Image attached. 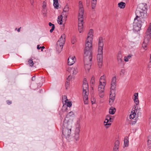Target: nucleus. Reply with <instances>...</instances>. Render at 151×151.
<instances>
[{
	"instance_id": "obj_1",
	"label": "nucleus",
	"mask_w": 151,
	"mask_h": 151,
	"mask_svg": "<svg viewBox=\"0 0 151 151\" xmlns=\"http://www.w3.org/2000/svg\"><path fill=\"white\" fill-rule=\"evenodd\" d=\"M147 5L143 3L138 5L135 11L136 17L134 19L133 24L140 27L145 21L144 19L147 16Z\"/></svg>"
},
{
	"instance_id": "obj_2",
	"label": "nucleus",
	"mask_w": 151,
	"mask_h": 151,
	"mask_svg": "<svg viewBox=\"0 0 151 151\" xmlns=\"http://www.w3.org/2000/svg\"><path fill=\"white\" fill-rule=\"evenodd\" d=\"M62 133L63 136L67 139H71V132L72 128V123L69 121L65 120L63 122V124Z\"/></svg>"
},
{
	"instance_id": "obj_3",
	"label": "nucleus",
	"mask_w": 151,
	"mask_h": 151,
	"mask_svg": "<svg viewBox=\"0 0 151 151\" xmlns=\"http://www.w3.org/2000/svg\"><path fill=\"white\" fill-rule=\"evenodd\" d=\"M93 30L91 29L89 30L88 34V36L86 40V43L85 45V47L84 49V52L85 53H92V41L93 35Z\"/></svg>"
},
{
	"instance_id": "obj_4",
	"label": "nucleus",
	"mask_w": 151,
	"mask_h": 151,
	"mask_svg": "<svg viewBox=\"0 0 151 151\" xmlns=\"http://www.w3.org/2000/svg\"><path fill=\"white\" fill-rule=\"evenodd\" d=\"M103 46L104 44L103 38L100 37L99 39L98 48L97 55L98 64L100 68H101L102 66L103 63Z\"/></svg>"
},
{
	"instance_id": "obj_5",
	"label": "nucleus",
	"mask_w": 151,
	"mask_h": 151,
	"mask_svg": "<svg viewBox=\"0 0 151 151\" xmlns=\"http://www.w3.org/2000/svg\"><path fill=\"white\" fill-rule=\"evenodd\" d=\"M79 10L78 16V30L80 33L83 31V13L84 10L82 2L81 1L79 2Z\"/></svg>"
},
{
	"instance_id": "obj_6",
	"label": "nucleus",
	"mask_w": 151,
	"mask_h": 151,
	"mask_svg": "<svg viewBox=\"0 0 151 151\" xmlns=\"http://www.w3.org/2000/svg\"><path fill=\"white\" fill-rule=\"evenodd\" d=\"M66 37V35L65 34H63L57 42L56 49L58 53L60 52L62 50L65 41Z\"/></svg>"
},
{
	"instance_id": "obj_7",
	"label": "nucleus",
	"mask_w": 151,
	"mask_h": 151,
	"mask_svg": "<svg viewBox=\"0 0 151 151\" xmlns=\"http://www.w3.org/2000/svg\"><path fill=\"white\" fill-rule=\"evenodd\" d=\"M116 87V84L111 83L109 96L110 100L109 101V103L110 105L112 104L115 99Z\"/></svg>"
},
{
	"instance_id": "obj_8",
	"label": "nucleus",
	"mask_w": 151,
	"mask_h": 151,
	"mask_svg": "<svg viewBox=\"0 0 151 151\" xmlns=\"http://www.w3.org/2000/svg\"><path fill=\"white\" fill-rule=\"evenodd\" d=\"M84 54V63H91V60L92 57V53H88Z\"/></svg>"
},
{
	"instance_id": "obj_9",
	"label": "nucleus",
	"mask_w": 151,
	"mask_h": 151,
	"mask_svg": "<svg viewBox=\"0 0 151 151\" xmlns=\"http://www.w3.org/2000/svg\"><path fill=\"white\" fill-rule=\"evenodd\" d=\"M151 32V26H150L147 29L146 33V35L145 37L144 41L145 42L148 43L150 38V34Z\"/></svg>"
},
{
	"instance_id": "obj_10",
	"label": "nucleus",
	"mask_w": 151,
	"mask_h": 151,
	"mask_svg": "<svg viewBox=\"0 0 151 151\" xmlns=\"http://www.w3.org/2000/svg\"><path fill=\"white\" fill-rule=\"evenodd\" d=\"M88 90H83V100L85 104H87L88 103Z\"/></svg>"
},
{
	"instance_id": "obj_11",
	"label": "nucleus",
	"mask_w": 151,
	"mask_h": 151,
	"mask_svg": "<svg viewBox=\"0 0 151 151\" xmlns=\"http://www.w3.org/2000/svg\"><path fill=\"white\" fill-rule=\"evenodd\" d=\"M79 129L78 128H76V132L74 134V135L72 136V137H71V139H74L76 141H77L79 139Z\"/></svg>"
},
{
	"instance_id": "obj_12",
	"label": "nucleus",
	"mask_w": 151,
	"mask_h": 151,
	"mask_svg": "<svg viewBox=\"0 0 151 151\" xmlns=\"http://www.w3.org/2000/svg\"><path fill=\"white\" fill-rule=\"evenodd\" d=\"M76 61L75 56H70L68 59V65H73Z\"/></svg>"
},
{
	"instance_id": "obj_13",
	"label": "nucleus",
	"mask_w": 151,
	"mask_h": 151,
	"mask_svg": "<svg viewBox=\"0 0 151 151\" xmlns=\"http://www.w3.org/2000/svg\"><path fill=\"white\" fill-rule=\"evenodd\" d=\"M69 11V6L67 5L65 7L63 10V12H62V15H64V17L66 18L68 14V12Z\"/></svg>"
},
{
	"instance_id": "obj_14",
	"label": "nucleus",
	"mask_w": 151,
	"mask_h": 151,
	"mask_svg": "<svg viewBox=\"0 0 151 151\" xmlns=\"http://www.w3.org/2000/svg\"><path fill=\"white\" fill-rule=\"evenodd\" d=\"M106 85V83H104V84L99 83L98 88L99 92H104V87Z\"/></svg>"
},
{
	"instance_id": "obj_15",
	"label": "nucleus",
	"mask_w": 151,
	"mask_h": 151,
	"mask_svg": "<svg viewBox=\"0 0 151 151\" xmlns=\"http://www.w3.org/2000/svg\"><path fill=\"white\" fill-rule=\"evenodd\" d=\"M68 71L71 73H72V74L73 75L76 74L77 73V70L75 68H71L69 67Z\"/></svg>"
},
{
	"instance_id": "obj_16",
	"label": "nucleus",
	"mask_w": 151,
	"mask_h": 151,
	"mask_svg": "<svg viewBox=\"0 0 151 151\" xmlns=\"http://www.w3.org/2000/svg\"><path fill=\"white\" fill-rule=\"evenodd\" d=\"M135 106V109L133 110L134 112H133V111H132L131 112V114L130 115V119H133L135 117L136 115V113L137 111V109H136V106Z\"/></svg>"
},
{
	"instance_id": "obj_17",
	"label": "nucleus",
	"mask_w": 151,
	"mask_h": 151,
	"mask_svg": "<svg viewBox=\"0 0 151 151\" xmlns=\"http://www.w3.org/2000/svg\"><path fill=\"white\" fill-rule=\"evenodd\" d=\"M85 65V68L87 72L89 71V69L91 68V63H84Z\"/></svg>"
},
{
	"instance_id": "obj_18",
	"label": "nucleus",
	"mask_w": 151,
	"mask_h": 151,
	"mask_svg": "<svg viewBox=\"0 0 151 151\" xmlns=\"http://www.w3.org/2000/svg\"><path fill=\"white\" fill-rule=\"evenodd\" d=\"M134 100L135 104L137 105L139 104V101L138 99V93H135L134 94Z\"/></svg>"
},
{
	"instance_id": "obj_19",
	"label": "nucleus",
	"mask_w": 151,
	"mask_h": 151,
	"mask_svg": "<svg viewBox=\"0 0 151 151\" xmlns=\"http://www.w3.org/2000/svg\"><path fill=\"white\" fill-rule=\"evenodd\" d=\"M72 78V76L71 75H69L68 77L67 78L65 84L66 87V89H67L68 87V86L70 84L69 81Z\"/></svg>"
},
{
	"instance_id": "obj_20",
	"label": "nucleus",
	"mask_w": 151,
	"mask_h": 151,
	"mask_svg": "<svg viewBox=\"0 0 151 151\" xmlns=\"http://www.w3.org/2000/svg\"><path fill=\"white\" fill-rule=\"evenodd\" d=\"M46 6V3L45 1L43 2V5L42 6V7L43 9L42 12L43 14H46V12L47 11V10L45 8Z\"/></svg>"
},
{
	"instance_id": "obj_21",
	"label": "nucleus",
	"mask_w": 151,
	"mask_h": 151,
	"mask_svg": "<svg viewBox=\"0 0 151 151\" xmlns=\"http://www.w3.org/2000/svg\"><path fill=\"white\" fill-rule=\"evenodd\" d=\"M116 109L115 108L113 107H111L109 109V112L110 114H114L115 112Z\"/></svg>"
},
{
	"instance_id": "obj_22",
	"label": "nucleus",
	"mask_w": 151,
	"mask_h": 151,
	"mask_svg": "<svg viewBox=\"0 0 151 151\" xmlns=\"http://www.w3.org/2000/svg\"><path fill=\"white\" fill-rule=\"evenodd\" d=\"M105 77L104 76H101L99 80V83L101 84H104V83H105Z\"/></svg>"
},
{
	"instance_id": "obj_23",
	"label": "nucleus",
	"mask_w": 151,
	"mask_h": 151,
	"mask_svg": "<svg viewBox=\"0 0 151 151\" xmlns=\"http://www.w3.org/2000/svg\"><path fill=\"white\" fill-rule=\"evenodd\" d=\"M118 6L122 9L124 8L126 4L123 2H121L118 4Z\"/></svg>"
},
{
	"instance_id": "obj_24",
	"label": "nucleus",
	"mask_w": 151,
	"mask_h": 151,
	"mask_svg": "<svg viewBox=\"0 0 151 151\" xmlns=\"http://www.w3.org/2000/svg\"><path fill=\"white\" fill-rule=\"evenodd\" d=\"M147 144L148 147L150 149H151V134L148 137Z\"/></svg>"
},
{
	"instance_id": "obj_25",
	"label": "nucleus",
	"mask_w": 151,
	"mask_h": 151,
	"mask_svg": "<svg viewBox=\"0 0 151 151\" xmlns=\"http://www.w3.org/2000/svg\"><path fill=\"white\" fill-rule=\"evenodd\" d=\"M124 145L125 147H128L129 145L128 139L127 137H125L124 139Z\"/></svg>"
},
{
	"instance_id": "obj_26",
	"label": "nucleus",
	"mask_w": 151,
	"mask_h": 151,
	"mask_svg": "<svg viewBox=\"0 0 151 151\" xmlns=\"http://www.w3.org/2000/svg\"><path fill=\"white\" fill-rule=\"evenodd\" d=\"M62 19L63 15H60L58 17V22L59 24H62L63 22Z\"/></svg>"
},
{
	"instance_id": "obj_27",
	"label": "nucleus",
	"mask_w": 151,
	"mask_h": 151,
	"mask_svg": "<svg viewBox=\"0 0 151 151\" xmlns=\"http://www.w3.org/2000/svg\"><path fill=\"white\" fill-rule=\"evenodd\" d=\"M92 0V3H91L92 8L93 9H94L95 8V7L96 6L97 0Z\"/></svg>"
},
{
	"instance_id": "obj_28",
	"label": "nucleus",
	"mask_w": 151,
	"mask_h": 151,
	"mask_svg": "<svg viewBox=\"0 0 151 151\" xmlns=\"http://www.w3.org/2000/svg\"><path fill=\"white\" fill-rule=\"evenodd\" d=\"M83 90H88V86L87 83H83L82 85Z\"/></svg>"
},
{
	"instance_id": "obj_29",
	"label": "nucleus",
	"mask_w": 151,
	"mask_h": 151,
	"mask_svg": "<svg viewBox=\"0 0 151 151\" xmlns=\"http://www.w3.org/2000/svg\"><path fill=\"white\" fill-rule=\"evenodd\" d=\"M54 3L53 5L55 7L57 8L58 7V0H53Z\"/></svg>"
},
{
	"instance_id": "obj_30",
	"label": "nucleus",
	"mask_w": 151,
	"mask_h": 151,
	"mask_svg": "<svg viewBox=\"0 0 151 151\" xmlns=\"http://www.w3.org/2000/svg\"><path fill=\"white\" fill-rule=\"evenodd\" d=\"M68 99H66L64 101L66 103H67V106L69 107H70L72 105V103L71 101H68Z\"/></svg>"
},
{
	"instance_id": "obj_31",
	"label": "nucleus",
	"mask_w": 151,
	"mask_h": 151,
	"mask_svg": "<svg viewBox=\"0 0 151 151\" xmlns=\"http://www.w3.org/2000/svg\"><path fill=\"white\" fill-rule=\"evenodd\" d=\"M28 62L30 65L31 67L34 64V62L33 61V59L32 58L29 59Z\"/></svg>"
},
{
	"instance_id": "obj_32",
	"label": "nucleus",
	"mask_w": 151,
	"mask_h": 151,
	"mask_svg": "<svg viewBox=\"0 0 151 151\" xmlns=\"http://www.w3.org/2000/svg\"><path fill=\"white\" fill-rule=\"evenodd\" d=\"M147 43H148L145 42L144 41L142 44V47L144 49H145V50L147 49Z\"/></svg>"
},
{
	"instance_id": "obj_33",
	"label": "nucleus",
	"mask_w": 151,
	"mask_h": 151,
	"mask_svg": "<svg viewBox=\"0 0 151 151\" xmlns=\"http://www.w3.org/2000/svg\"><path fill=\"white\" fill-rule=\"evenodd\" d=\"M116 77L114 76L112 78L111 81V83L116 84Z\"/></svg>"
},
{
	"instance_id": "obj_34",
	"label": "nucleus",
	"mask_w": 151,
	"mask_h": 151,
	"mask_svg": "<svg viewBox=\"0 0 151 151\" xmlns=\"http://www.w3.org/2000/svg\"><path fill=\"white\" fill-rule=\"evenodd\" d=\"M125 71L124 69H122L121 70L120 73V75L121 76H123L125 73Z\"/></svg>"
},
{
	"instance_id": "obj_35",
	"label": "nucleus",
	"mask_w": 151,
	"mask_h": 151,
	"mask_svg": "<svg viewBox=\"0 0 151 151\" xmlns=\"http://www.w3.org/2000/svg\"><path fill=\"white\" fill-rule=\"evenodd\" d=\"M91 83L93 84L95 83V78L93 76H92L91 78Z\"/></svg>"
},
{
	"instance_id": "obj_36",
	"label": "nucleus",
	"mask_w": 151,
	"mask_h": 151,
	"mask_svg": "<svg viewBox=\"0 0 151 151\" xmlns=\"http://www.w3.org/2000/svg\"><path fill=\"white\" fill-rule=\"evenodd\" d=\"M40 45H38L37 46V48L39 50L40 49V48L41 49V51H43V49H44L45 48V47L44 46H41V47H40Z\"/></svg>"
},
{
	"instance_id": "obj_37",
	"label": "nucleus",
	"mask_w": 151,
	"mask_h": 151,
	"mask_svg": "<svg viewBox=\"0 0 151 151\" xmlns=\"http://www.w3.org/2000/svg\"><path fill=\"white\" fill-rule=\"evenodd\" d=\"M74 115V113L72 111L70 112L67 115L66 117H68V116H70L73 115Z\"/></svg>"
},
{
	"instance_id": "obj_38",
	"label": "nucleus",
	"mask_w": 151,
	"mask_h": 151,
	"mask_svg": "<svg viewBox=\"0 0 151 151\" xmlns=\"http://www.w3.org/2000/svg\"><path fill=\"white\" fill-rule=\"evenodd\" d=\"M119 144V141H116L115 143V145L114 146L118 147Z\"/></svg>"
},
{
	"instance_id": "obj_39",
	"label": "nucleus",
	"mask_w": 151,
	"mask_h": 151,
	"mask_svg": "<svg viewBox=\"0 0 151 151\" xmlns=\"http://www.w3.org/2000/svg\"><path fill=\"white\" fill-rule=\"evenodd\" d=\"M104 92H99V95L100 97H103L104 96Z\"/></svg>"
},
{
	"instance_id": "obj_40",
	"label": "nucleus",
	"mask_w": 151,
	"mask_h": 151,
	"mask_svg": "<svg viewBox=\"0 0 151 151\" xmlns=\"http://www.w3.org/2000/svg\"><path fill=\"white\" fill-rule=\"evenodd\" d=\"M109 120H108V121L107 120H106V119H105V121L104 122V123H106L105 124V125L106 126L107 125H110L111 124V123H108L109 122Z\"/></svg>"
},
{
	"instance_id": "obj_41",
	"label": "nucleus",
	"mask_w": 151,
	"mask_h": 151,
	"mask_svg": "<svg viewBox=\"0 0 151 151\" xmlns=\"http://www.w3.org/2000/svg\"><path fill=\"white\" fill-rule=\"evenodd\" d=\"M122 55L120 53H118L117 55V59H122Z\"/></svg>"
},
{
	"instance_id": "obj_42",
	"label": "nucleus",
	"mask_w": 151,
	"mask_h": 151,
	"mask_svg": "<svg viewBox=\"0 0 151 151\" xmlns=\"http://www.w3.org/2000/svg\"><path fill=\"white\" fill-rule=\"evenodd\" d=\"M110 117H112V116L109 115H108L106 116V120L108 121V120H109V118Z\"/></svg>"
},
{
	"instance_id": "obj_43",
	"label": "nucleus",
	"mask_w": 151,
	"mask_h": 151,
	"mask_svg": "<svg viewBox=\"0 0 151 151\" xmlns=\"http://www.w3.org/2000/svg\"><path fill=\"white\" fill-rule=\"evenodd\" d=\"M114 118V117L113 116L110 117V118H109V121L110 122H112V120Z\"/></svg>"
},
{
	"instance_id": "obj_44",
	"label": "nucleus",
	"mask_w": 151,
	"mask_h": 151,
	"mask_svg": "<svg viewBox=\"0 0 151 151\" xmlns=\"http://www.w3.org/2000/svg\"><path fill=\"white\" fill-rule=\"evenodd\" d=\"M118 147H114L113 151H118Z\"/></svg>"
},
{
	"instance_id": "obj_45",
	"label": "nucleus",
	"mask_w": 151,
	"mask_h": 151,
	"mask_svg": "<svg viewBox=\"0 0 151 151\" xmlns=\"http://www.w3.org/2000/svg\"><path fill=\"white\" fill-rule=\"evenodd\" d=\"M55 28V26L52 27L51 29H50V32H53V31L54 30Z\"/></svg>"
},
{
	"instance_id": "obj_46",
	"label": "nucleus",
	"mask_w": 151,
	"mask_h": 151,
	"mask_svg": "<svg viewBox=\"0 0 151 151\" xmlns=\"http://www.w3.org/2000/svg\"><path fill=\"white\" fill-rule=\"evenodd\" d=\"M118 64H120L122 63V59H117Z\"/></svg>"
},
{
	"instance_id": "obj_47",
	"label": "nucleus",
	"mask_w": 151,
	"mask_h": 151,
	"mask_svg": "<svg viewBox=\"0 0 151 151\" xmlns=\"http://www.w3.org/2000/svg\"><path fill=\"white\" fill-rule=\"evenodd\" d=\"M62 99L63 100H65V101L67 99V97L66 96H62Z\"/></svg>"
},
{
	"instance_id": "obj_48",
	"label": "nucleus",
	"mask_w": 151,
	"mask_h": 151,
	"mask_svg": "<svg viewBox=\"0 0 151 151\" xmlns=\"http://www.w3.org/2000/svg\"><path fill=\"white\" fill-rule=\"evenodd\" d=\"M6 103L8 105H10L12 103V101H11L7 100L6 101Z\"/></svg>"
},
{
	"instance_id": "obj_49",
	"label": "nucleus",
	"mask_w": 151,
	"mask_h": 151,
	"mask_svg": "<svg viewBox=\"0 0 151 151\" xmlns=\"http://www.w3.org/2000/svg\"><path fill=\"white\" fill-rule=\"evenodd\" d=\"M86 2L87 6H88L89 5V4L90 2V0H86Z\"/></svg>"
},
{
	"instance_id": "obj_50",
	"label": "nucleus",
	"mask_w": 151,
	"mask_h": 151,
	"mask_svg": "<svg viewBox=\"0 0 151 151\" xmlns=\"http://www.w3.org/2000/svg\"><path fill=\"white\" fill-rule=\"evenodd\" d=\"M49 25L50 26H52V27L53 26H55L54 24H52L51 22H49Z\"/></svg>"
},
{
	"instance_id": "obj_51",
	"label": "nucleus",
	"mask_w": 151,
	"mask_h": 151,
	"mask_svg": "<svg viewBox=\"0 0 151 151\" xmlns=\"http://www.w3.org/2000/svg\"><path fill=\"white\" fill-rule=\"evenodd\" d=\"M124 60L126 62H127L129 60L128 58L127 57H124Z\"/></svg>"
},
{
	"instance_id": "obj_52",
	"label": "nucleus",
	"mask_w": 151,
	"mask_h": 151,
	"mask_svg": "<svg viewBox=\"0 0 151 151\" xmlns=\"http://www.w3.org/2000/svg\"><path fill=\"white\" fill-rule=\"evenodd\" d=\"M35 76H33L32 78V81H35Z\"/></svg>"
},
{
	"instance_id": "obj_53",
	"label": "nucleus",
	"mask_w": 151,
	"mask_h": 151,
	"mask_svg": "<svg viewBox=\"0 0 151 151\" xmlns=\"http://www.w3.org/2000/svg\"><path fill=\"white\" fill-rule=\"evenodd\" d=\"M87 83V82L86 81V78H84L83 80V83Z\"/></svg>"
},
{
	"instance_id": "obj_54",
	"label": "nucleus",
	"mask_w": 151,
	"mask_h": 151,
	"mask_svg": "<svg viewBox=\"0 0 151 151\" xmlns=\"http://www.w3.org/2000/svg\"><path fill=\"white\" fill-rule=\"evenodd\" d=\"M132 55H128V56H127V57L128 58V59H130V58H131V57H132Z\"/></svg>"
},
{
	"instance_id": "obj_55",
	"label": "nucleus",
	"mask_w": 151,
	"mask_h": 151,
	"mask_svg": "<svg viewBox=\"0 0 151 151\" xmlns=\"http://www.w3.org/2000/svg\"><path fill=\"white\" fill-rule=\"evenodd\" d=\"M30 3L32 5L34 3V0H30Z\"/></svg>"
},
{
	"instance_id": "obj_56",
	"label": "nucleus",
	"mask_w": 151,
	"mask_h": 151,
	"mask_svg": "<svg viewBox=\"0 0 151 151\" xmlns=\"http://www.w3.org/2000/svg\"><path fill=\"white\" fill-rule=\"evenodd\" d=\"M21 28V27H20V28H19L18 29H17V31L18 32H20V29Z\"/></svg>"
},
{
	"instance_id": "obj_57",
	"label": "nucleus",
	"mask_w": 151,
	"mask_h": 151,
	"mask_svg": "<svg viewBox=\"0 0 151 151\" xmlns=\"http://www.w3.org/2000/svg\"><path fill=\"white\" fill-rule=\"evenodd\" d=\"M150 63H151V54L150 55Z\"/></svg>"
},
{
	"instance_id": "obj_58",
	"label": "nucleus",
	"mask_w": 151,
	"mask_h": 151,
	"mask_svg": "<svg viewBox=\"0 0 151 151\" xmlns=\"http://www.w3.org/2000/svg\"><path fill=\"white\" fill-rule=\"evenodd\" d=\"M91 102H92V104H94V101H92V100H91Z\"/></svg>"
},
{
	"instance_id": "obj_59",
	"label": "nucleus",
	"mask_w": 151,
	"mask_h": 151,
	"mask_svg": "<svg viewBox=\"0 0 151 151\" xmlns=\"http://www.w3.org/2000/svg\"><path fill=\"white\" fill-rule=\"evenodd\" d=\"M17 28H16L15 29V30H17Z\"/></svg>"
}]
</instances>
